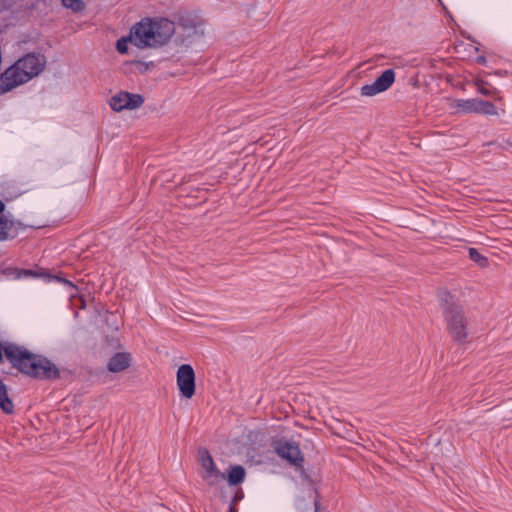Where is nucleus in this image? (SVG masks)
Wrapping results in <instances>:
<instances>
[{
  "label": "nucleus",
  "mask_w": 512,
  "mask_h": 512,
  "mask_svg": "<svg viewBox=\"0 0 512 512\" xmlns=\"http://www.w3.org/2000/svg\"><path fill=\"white\" fill-rule=\"evenodd\" d=\"M174 32L175 24L168 19L145 18L131 27L128 36L117 40L116 49L120 54H127L128 43L140 49L159 47L165 45Z\"/></svg>",
  "instance_id": "1"
},
{
  "label": "nucleus",
  "mask_w": 512,
  "mask_h": 512,
  "mask_svg": "<svg viewBox=\"0 0 512 512\" xmlns=\"http://www.w3.org/2000/svg\"><path fill=\"white\" fill-rule=\"evenodd\" d=\"M3 352L12 367L21 373L36 379H58L59 369L46 357L34 354L25 347L8 343L3 346Z\"/></svg>",
  "instance_id": "2"
},
{
  "label": "nucleus",
  "mask_w": 512,
  "mask_h": 512,
  "mask_svg": "<svg viewBox=\"0 0 512 512\" xmlns=\"http://www.w3.org/2000/svg\"><path fill=\"white\" fill-rule=\"evenodd\" d=\"M44 56L29 53L18 59L0 75V95L38 76L45 68Z\"/></svg>",
  "instance_id": "3"
},
{
  "label": "nucleus",
  "mask_w": 512,
  "mask_h": 512,
  "mask_svg": "<svg viewBox=\"0 0 512 512\" xmlns=\"http://www.w3.org/2000/svg\"><path fill=\"white\" fill-rule=\"evenodd\" d=\"M439 301L443 308V317L450 337L457 343H466L469 336L470 323L455 297L448 291L439 294Z\"/></svg>",
  "instance_id": "4"
},
{
  "label": "nucleus",
  "mask_w": 512,
  "mask_h": 512,
  "mask_svg": "<svg viewBox=\"0 0 512 512\" xmlns=\"http://www.w3.org/2000/svg\"><path fill=\"white\" fill-rule=\"evenodd\" d=\"M196 375L190 364H182L176 372V383L179 393L186 399H191L196 391Z\"/></svg>",
  "instance_id": "5"
},
{
  "label": "nucleus",
  "mask_w": 512,
  "mask_h": 512,
  "mask_svg": "<svg viewBox=\"0 0 512 512\" xmlns=\"http://www.w3.org/2000/svg\"><path fill=\"white\" fill-rule=\"evenodd\" d=\"M395 81V72L392 69L385 70L372 84L361 87V95L371 97L388 90Z\"/></svg>",
  "instance_id": "6"
},
{
  "label": "nucleus",
  "mask_w": 512,
  "mask_h": 512,
  "mask_svg": "<svg viewBox=\"0 0 512 512\" xmlns=\"http://www.w3.org/2000/svg\"><path fill=\"white\" fill-rule=\"evenodd\" d=\"M144 102L140 94H133L129 92H119L110 99L111 108L120 112L122 110H133L142 106Z\"/></svg>",
  "instance_id": "7"
},
{
  "label": "nucleus",
  "mask_w": 512,
  "mask_h": 512,
  "mask_svg": "<svg viewBox=\"0 0 512 512\" xmlns=\"http://www.w3.org/2000/svg\"><path fill=\"white\" fill-rule=\"evenodd\" d=\"M275 452L293 466L301 467L303 464L304 459L301 450L295 442L278 441L275 444Z\"/></svg>",
  "instance_id": "8"
},
{
  "label": "nucleus",
  "mask_w": 512,
  "mask_h": 512,
  "mask_svg": "<svg viewBox=\"0 0 512 512\" xmlns=\"http://www.w3.org/2000/svg\"><path fill=\"white\" fill-rule=\"evenodd\" d=\"M457 108L466 113L496 115L497 109L492 102L481 99L459 100Z\"/></svg>",
  "instance_id": "9"
},
{
  "label": "nucleus",
  "mask_w": 512,
  "mask_h": 512,
  "mask_svg": "<svg viewBox=\"0 0 512 512\" xmlns=\"http://www.w3.org/2000/svg\"><path fill=\"white\" fill-rule=\"evenodd\" d=\"M130 364L131 355L126 352H118L109 359L107 369L113 373L122 372L127 369Z\"/></svg>",
  "instance_id": "10"
},
{
  "label": "nucleus",
  "mask_w": 512,
  "mask_h": 512,
  "mask_svg": "<svg viewBox=\"0 0 512 512\" xmlns=\"http://www.w3.org/2000/svg\"><path fill=\"white\" fill-rule=\"evenodd\" d=\"M202 478L209 486L216 485L220 480L226 479V474L222 473L216 466V464L209 466L203 470Z\"/></svg>",
  "instance_id": "11"
},
{
  "label": "nucleus",
  "mask_w": 512,
  "mask_h": 512,
  "mask_svg": "<svg viewBox=\"0 0 512 512\" xmlns=\"http://www.w3.org/2000/svg\"><path fill=\"white\" fill-rule=\"evenodd\" d=\"M245 476H246V471L243 466L233 465V466L229 467V469L227 471L226 479H227L229 485L234 486V485L241 484L244 481Z\"/></svg>",
  "instance_id": "12"
},
{
  "label": "nucleus",
  "mask_w": 512,
  "mask_h": 512,
  "mask_svg": "<svg viewBox=\"0 0 512 512\" xmlns=\"http://www.w3.org/2000/svg\"><path fill=\"white\" fill-rule=\"evenodd\" d=\"M0 408L6 414H11L14 411V404L8 396L7 386L0 380Z\"/></svg>",
  "instance_id": "13"
},
{
  "label": "nucleus",
  "mask_w": 512,
  "mask_h": 512,
  "mask_svg": "<svg viewBox=\"0 0 512 512\" xmlns=\"http://www.w3.org/2000/svg\"><path fill=\"white\" fill-rule=\"evenodd\" d=\"M14 225L3 215H0V241L13 237Z\"/></svg>",
  "instance_id": "14"
},
{
  "label": "nucleus",
  "mask_w": 512,
  "mask_h": 512,
  "mask_svg": "<svg viewBox=\"0 0 512 512\" xmlns=\"http://www.w3.org/2000/svg\"><path fill=\"white\" fill-rule=\"evenodd\" d=\"M469 258L475 262L479 267L485 268L489 262L486 256L482 255L476 248H469Z\"/></svg>",
  "instance_id": "15"
},
{
  "label": "nucleus",
  "mask_w": 512,
  "mask_h": 512,
  "mask_svg": "<svg viewBox=\"0 0 512 512\" xmlns=\"http://www.w3.org/2000/svg\"><path fill=\"white\" fill-rule=\"evenodd\" d=\"M198 455L203 470L215 464L210 452L206 448H199Z\"/></svg>",
  "instance_id": "16"
},
{
  "label": "nucleus",
  "mask_w": 512,
  "mask_h": 512,
  "mask_svg": "<svg viewBox=\"0 0 512 512\" xmlns=\"http://www.w3.org/2000/svg\"><path fill=\"white\" fill-rule=\"evenodd\" d=\"M65 8L71 9L73 12H81L85 9V4L82 0H61Z\"/></svg>",
  "instance_id": "17"
},
{
  "label": "nucleus",
  "mask_w": 512,
  "mask_h": 512,
  "mask_svg": "<svg viewBox=\"0 0 512 512\" xmlns=\"http://www.w3.org/2000/svg\"><path fill=\"white\" fill-rule=\"evenodd\" d=\"M477 87H478V91L484 95V96H494L495 93H496V90L495 88L493 87H488V83L487 82H484V81H478L476 83Z\"/></svg>",
  "instance_id": "18"
},
{
  "label": "nucleus",
  "mask_w": 512,
  "mask_h": 512,
  "mask_svg": "<svg viewBox=\"0 0 512 512\" xmlns=\"http://www.w3.org/2000/svg\"><path fill=\"white\" fill-rule=\"evenodd\" d=\"M133 65L135 66L136 71L139 73H145L154 67L153 62H144V61H134Z\"/></svg>",
  "instance_id": "19"
},
{
  "label": "nucleus",
  "mask_w": 512,
  "mask_h": 512,
  "mask_svg": "<svg viewBox=\"0 0 512 512\" xmlns=\"http://www.w3.org/2000/svg\"><path fill=\"white\" fill-rule=\"evenodd\" d=\"M57 280H58V281H61V282H63V283H65V284H67V285H69V286H73V285H72V283H71L69 280L62 279V278H60V277H57Z\"/></svg>",
  "instance_id": "20"
},
{
  "label": "nucleus",
  "mask_w": 512,
  "mask_h": 512,
  "mask_svg": "<svg viewBox=\"0 0 512 512\" xmlns=\"http://www.w3.org/2000/svg\"><path fill=\"white\" fill-rule=\"evenodd\" d=\"M4 208H5V205H4V203L0 200V213L4 211Z\"/></svg>",
  "instance_id": "21"
},
{
  "label": "nucleus",
  "mask_w": 512,
  "mask_h": 512,
  "mask_svg": "<svg viewBox=\"0 0 512 512\" xmlns=\"http://www.w3.org/2000/svg\"><path fill=\"white\" fill-rule=\"evenodd\" d=\"M228 512H237V510L233 505H231Z\"/></svg>",
  "instance_id": "22"
},
{
  "label": "nucleus",
  "mask_w": 512,
  "mask_h": 512,
  "mask_svg": "<svg viewBox=\"0 0 512 512\" xmlns=\"http://www.w3.org/2000/svg\"><path fill=\"white\" fill-rule=\"evenodd\" d=\"M238 499H240V495H236V496L234 497V501H237Z\"/></svg>",
  "instance_id": "23"
},
{
  "label": "nucleus",
  "mask_w": 512,
  "mask_h": 512,
  "mask_svg": "<svg viewBox=\"0 0 512 512\" xmlns=\"http://www.w3.org/2000/svg\"><path fill=\"white\" fill-rule=\"evenodd\" d=\"M238 499H240V495H236V496L234 497V501H237Z\"/></svg>",
  "instance_id": "24"
},
{
  "label": "nucleus",
  "mask_w": 512,
  "mask_h": 512,
  "mask_svg": "<svg viewBox=\"0 0 512 512\" xmlns=\"http://www.w3.org/2000/svg\"><path fill=\"white\" fill-rule=\"evenodd\" d=\"M483 61H484V57H481V58L479 59V62H483Z\"/></svg>",
  "instance_id": "25"
}]
</instances>
